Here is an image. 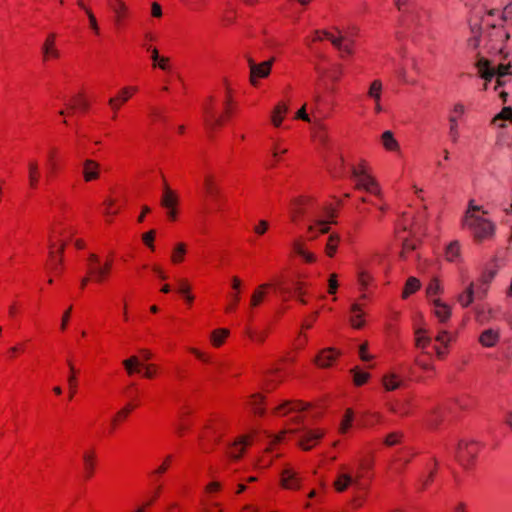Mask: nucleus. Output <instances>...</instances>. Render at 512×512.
<instances>
[{"instance_id": "nucleus-1", "label": "nucleus", "mask_w": 512, "mask_h": 512, "mask_svg": "<svg viewBox=\"0 0 512 512\" xmlns=\"http://www.w3.org/2000/svg\"><path fill=\"white\" fill-rule=\"evenodd\" d=\"M308 403L302 400H286L274 407L271 414L276 417H284L294 414L291 417V424L280 431L270 442L269 447L265 450V454H272L276 451V446L285 441L287 437L298 432V446L304 451L315 448L325 436L326 431L323 428H307L301 427L304 421L303 412L308 408Z\"/></svg>"}, {"instance_id": "nucleus-2", "label": "nucleus", "mask_w": 512, "mask_h": 512, "mask_svg": "<svg viewBox=\"0 0 512 512\" xmlns=\"http://www.w3.org/2000/svg\"><path fill=\"white\" fill-rule=\"evenodd\" d=\"M75 232V228L68 222L56 221L52 224L46 261V270L49 275L59 277L64 272L63 253Z\"/></svg>"}, {"instance_id": "nucleus-3", "label": "nucleus", "mask_w": 512, "mask_h": 512, "mask_svg": "<svg viewBox=\"0 0 512 512\" xmlns=\"http://www.w3.org/2000/svg\"><path fill=\"white\" fill-rule=\"evenodd\" d=\"M237 109L232 90L226 87L221 98H210L204 108L205 127L210 132L220 130L232 117Z\"/></svg>"}, {"instance_id": "nucleus-4", "label": "nucleus", "mask_w": 512, "mask_h": 512, "mask_svg": "<svg viewBox=\"0 0 512 512\" xmlns=\"http://www.w3.org/2000/svg\"><path fill=\"white\" fill-rule=\"evenodd\" d=\"M486 215L483 207L475 205L471 200L462 219V228L467 229L477 243L491 239L495 232L494 224Z\"/></svg>"}, {"instance_id": "nucleus-5", "label": "nucleus", "mask_w": 512, "mask_h": 512, "mask_svg": "<svg viewBox=\"0 0 512 512\" xmlns=\"http://www.w3.org/2000/svg\"><path fill=\"white\" fill-rule=\"evenodd\" d=\"M229 431V423L226 418L219 415H211L203 424L198 435V447L203 453L212 452Z\"/></svg>"}, {"instance_id": "nucleus-6", "label": "nucleus", "mask_w": 512, "mask_h": 512, "mask_svg": "<svg viewBox=\"0 0 512 512\" xmlns=\"http://www.w3.org/2000/svg\"><path fill=\"white\" fill-rule=\"evenodd\" d=\"M351 180L357 190H363L372 195H380L381 189L375 179L372 168L364 159H359L350 167Z\"/></svg>"}, {"instance_id": "nucleus-7", "label": "nucleus", "mask_w": 512, "mask_h": 512, "mask_svg": "<svg viewBox=\"0 0 512 512\" xmlns=\"http://www.w3.org/2000/svg\"><path fill=\"white\" fill-rule=\"evenodd\" d=\"M115 262V253L109 252L103 260L98 254L90 253L86 260V270L92 277L93 283L102 285L112 276Z\"/></svg>"}, {"instance_id": "nucleus-8", "label": "nucleus", "mask_w": 512, "mask_h": 512, "mask_svg": "<svg viewBox=\"0 0 512 512\" xmlns=\"http://www.w3.org/2000/svg\"><path fill=\"white\" fill-rule=\"evenodd\" d=\"M328 40L336 47L341 57H348L354 53V41L350 37L344 36L338 30H315L313 34L305 38V44L311 46L313 43Z\"/></svg>"}, {"instance_id": "nucleus-9", "label": "nucleus", "mask_w": 512, "mask_h": 512, "mask_svg": "<svg viewBox=\"0 0 512 512\" xmlns=\"http://www.w3.org/2000/svg\"><path fill=\"white\" fill-rule=\"evenodd\" d=\"M412 216L409 213H403L396 224V232L399 239L402 240V250L400 257L407 259L418 246L419 240L415 237L418 227L411 223Z\"/></svg>"}, {"instance_id": "nucleus-10", "label": "nucleus", "mask_w": 512, "mask_h": 512, "mask_svg": "<svg viewBox=\"0 0 512 512\" xmlns=\"http://www.w3.org/2000/svg\"><path fill=\"white\" fill-rule=\"evenodd\" d=\"M475 66L479 76L484 79L485 82H490L495 76H497L496 86L494 88L495 90L504 84L502 77L511 74L510 64H500L497 68H494L491 67L490 61L484 57H479ZM484 89H487V83H485Z\"/></svg>"}, {"instance_id": "nucleus-11", "label": "nucleus", "mask_w": 512, "mask_h": 512, "mask_svg": "<svg viewBox=\"0 0 512 512\" xmlns=\"http://www.w3.org/2000/svg\"><path fill=\"white\" fill-rule=\"evenodd\" d=\"M481 448L477 441L461 440L458 443L456 459L462 467L469 469L475 465Z\"/></svg>"}, {"instance_id": "nucleus-12", "label": "nucleus", "mask_w": 512, "mask_h": 512, "mask_svg": "<svg viewBox=\"0 0 512 512\" xmlns=\"http://www.w3.org/2000/svg\"><path fill=\"white\" fill-rule=\"evenodd\" d=\"M315 208V200L308 196L295 198L291 203L290 219L298 224L305 218H309Z\"/></svg>"}, {"instance_id": "nucleus-13", "label": "nucleus", "mask_w": 512, "mask_h": 512, "mask_svg": "<svg viewBox=\"0 0 512 512\" xmlns=\"http://www.w3.org/2000/svg\"><path fill=\"white\" fill-rule=\"evenodd\" d=\"M342 206V201L337 198L333 200L324 208L325 215L329 219L328 221H318L314 225H310L308 228L309 238L313 239L315 236L313 232L317 230L320 234L327 233L329 231V225L334 223V218L337 217L338 211Z\"/></svg>"}, {"instance_id": "nucleus-14", "label": "nucleus", "mask_w": 512, "mask_h": 512, "mask_svg": "<svg viewBox=\"0 0 512 512\" xmlns=\"http://www.w3.org/2000/svg\"><path fill=\"white\" fill-rule=\"evenodd\" d=\"M139 92L138 86L128 85L122 87L116 95L109 98L108 106L112 111V120H116L118 117V112L121 108L130 101L137 93Z\"/></svg>"}, {"instance_id": "nucleus-15", "label": "nucleus", "mask_w": 512, "mask_h": 512, "mask_svg": "<svg viewBox=\"0 0 512 512\" xmlns=\"http://www.w3.org/2000/svg\"><path fill=\"white\" fill-rule=\"evenodd\" d=\"M57 34L50 32L46 35L40 46L41 61L43 64L56 62L61 58V51L57 45Z\"/></svg>"}, {"instance_id": "nucleus-16", "label": "nucleus", "mask_w": 512, "mask_h": 512, "mask_svg": "<svg viewBox=\"0 0 512 512\" xmlns=\"http://www.w3.org/2000/svg\"><path fill=\"white\" fill-rule=\"evenodd\" d=\"M254 436L252 434H243L238 436L226 448V456L232 461H238L243 457L247 449L252 445Z\"/></svg>"}, {"instance_id": "nucleus-17", "label": "nucleus", "mask_w": 512, "mask_h": 512, "mask_svg": "<svg viewBox=\"0 0 512 512\" xmlns=\"http://www.w3.org/2000/svg\"><path fill=\"white\" fill-rule=\"evenodd\" d=\"M274 61L275 59L272 57L261 63H256L253 58H248L249 80L252 86L257 87L260 79L270 75Z\"/></svg>"}, {"instance_id": "nucleus-18", "label": "nucleus", "mask_w": 512, "mask_h": 512, "mask_svg": "<svg viewBox=\"0 0 512 512\" xmlns=\"http://www.w3.org/2000/svg\"><path fill=\"white\" fill-rule=\"evenodd\" d=\"M269 142H270V153H271L269 165L271 167H275L280 162L283 161V156L288 152L289 146H288L286 140L277 134H271L269 136Z\"/></svg>"}, {"instance_id": "nucleus-19", "label": "nucleus", "mask_w": 512, "mask_h": 512, "mask_svg": "<svg viewBox=\"0 0 512 512\" xmlns=\"http://www.w3.org/2000/svg\"><path fill=\"white\" fill-rule=\"evenodd\" d=\"M179 197L176 191L172 190L167 183L164 184L161 196V205L167 209V217L170 221L177 219L178 211L177 206Z\"/></svg>"}, {"instance_id": "nucleus-20", "label": "nucleus", "mask_w": 512, "mask_h": 512, "mask_svg": "<svg viewBox=\"0 0 512 512\" xmlns=\"http://www.w3.org/2000/svg\"><path fill=\"white\" fill-rule=\"evenodd\" d=\"M362 481L358 480L348 466H342L333 482L334 489L337 492H344L348 488L355 489Z\"/></svg>"}, {"instance_id": "nucleus-21", "label": "nucleus", "mask_w": 512, "mask_h": 512, "mask_svg": "<svg viewBox=\"0 0 512 512\" xmlns=\"http://www.w3.org/2000/svg\"><path fill=\"white\" fill-rule=\"evenodd\" d=\"M321 97L318 95L314 98L313 105L311 106V115L307 113V104H304L295 114L294 119L302 120L308 123L312 121L320 122L321 119L328 117L327 114L323 113L320 109Z\"/></svg>"}, {"instance_id": "nucleus-22", "label": "nucleus", "mask_w": 512, "mask_h": 512, "mask_svg": "<svg viewBox=\"0 0 512 512\" xmlns=\"http://www.w3.org/2000/svg\"><path fill=\"white\" fill-rule=\"evenodd\" d=\"M46 177L48 179L56 177L63 168L62 156L60 148L51 146L46 155Z\"/></svg>"}, {"instance_id": "nucleus-23", "label": "nucleus", "mask_w": 512, "mask_h": 512, "mask_svg": "<svg viewBox=\"0 0 512 512\" xmlns=\"http://www.w3.org/2000/svg\"><path fill=\"white\" fill-rule=\"evenodd\" d=\"M98 456L94 448L85 449L82 453V478L85 481L91 480L97 469Z\"/></svg>"}, {"instance_id": "nucleus-24", "label": "nucleus", "mask_w": 512, "mask_h": 512, "mask_svg": "<svg viewBox=\"0 0 512 512\" xmlns=\"http://www.w3.org/2000/svg\"><path fill=\"white\" fill-rule=\"evenodd\" d=\"M302 484V476L290 465H286L280 474V485L287 490H298Z\"/></svg>"}, {"instance_id": "nucleus-25", "label": "nucleus", "mask_w": 512, "mask_h": 512, "mask_svg": "<svg viewBox=\"0 0 512 512\" xmlns=\"http://www.w3.org/2000/svg\"><path fill=\"white\" fill-rule=\"evenodd\" d=\"M109 9L114 14V25L122 28L129 18V8L124 0H106Z\"/></svg>"}, {"instance_id": "nucleus-26", "label": "nucleus", "mask_w": 512, "mask_h": 512, "mask_svg": "<svg viewBox=\"0 0 512 512\" xmlns=\"http://www.w3.org/2000/svg\"><path fill=\"white\" fill-rule=\"evenodd\" d=\"M416 452L411 447H404L399 449L390 464V469L396 473L404 470L412 459L415 457Z\"/></svg>"}, {"instance_id": "nucleus-27", "label": "nucleus", "mask_w": 512, "mask_h": 512, "mask_svg": "<svg viewBox=\"0 0 512 512\" xmlns=\"http://www.w3.org/2000/svg\"><path fill=\"white\" fill-rule=\"evenodd\" d=\"M339 356V350L333 347H328L318 352L314 359V362L315 365L319 368H329L334 365Z\"/></svg>"}, {"instance_id": "nucleus-28", "label": "nucleus", "mask_w": 512, "mask_h": 512, "mask_svg": "<svg viewBox=\"0 0 512 512\" xmlns=\"http://www.w3.org/2000/svg\"><path fill=\"white\" fill-rule=\"evenodd\" d=\"M82 177L86 183L99 180L101 177L100 163L93 159H85L82 163Z\"/></svg>"}, {"instance_id": "nucleus-29", "label": "nucleus", "mask_w": 512, "mask_h": 512, "mask_svg": "<svg viewBox=\"0 0 512 512\" xmlns=\"http://www.w3.org/2000/svg\"><path fill=\"white\" fill-rule=\"evenodd\" d=\"M42 172L37 159H29L27 162L28 186L31 190H37L40 186Z\"/></svg>"}, {"instance_id": "nucleus-30", "label": "nucleus", "mask_w": 512, "mask_h": 512, "mask_svg": "<svg viewBox=\"0 0 512 512\" xmlns=\"http://www.w3.org/2000/svg\"><path fill=\"white\" fill-rule=\"evenodd\" d=\"M358 426L365 429H370L384 423V416L377 411H365L358 417Z\"/></svg>"}, {"instance_id": "nucleus-31", "label": "nucleus", "mask_w": 512, "mask_h": 512, "mask_svg": "<svg viewBox=\"0 0 512 512\" xmlns=\"http://www.w3.org/2000/svg\"><path fill=\"white\" fill-rule=\"evenodd\" d=\"M465 114V106L462 103H456L449 114L450 136L453 141L458 138V123Z\"/></svg>"}, {"instance_id": "nucleus-32", "label": "nucleus", "mask_w": 512, "mask_h": 512, "mask_svg": "<svg viewBox=\"0 0 512 512\" xmlns=\"http://www.w3.org/2000/svg\"><path fill=\"white\" fill-rule=\"evenodd\" d=\"M435 341L439 345H433V350L439 359H444L448 354V345L452 341V334L446 330H441L437 333Z\"/></svg>"}, {"instance_id": "nucleus-33", "label": "nucleus", "mask_w": 512, "mask_h": 512, "mask_svg": "<svg viewBox=\"0 0 512 512\" xmlns=\"http://www.w3.org/2000/svg\"><path fill=\"white\" fill-rule=\"evenodd\" d=\"M350 325L354 329H362L365 326V308L364 304L360 302H354L350 308Z\"/></svg>"}, {"instance_id": "nucleus-34", "label": "nucleus", "mask_w": 512, "mask_h": 512, "mask_svg": "<svg viewBox=\"0 0 512 512\" xmlns=\"http://www.w3.org/2000/svg\"><path fill=\"white\" fill-rule=\"evenodd\" d=\"M146 51L150 53L153 68H159L164 72H170L172 70L170 58L159 55V51L156 47L146 46Z\"/></svg>"}, {"instance_id": "nucleus-35", "label": "nucleus", "mask_w": 512, "mask_h": 512, "mask_svg": "<svg viewBox=\"0 0 512 512\" xmlns=\"http://www.w3.org/2000/svg\"><path fill=\"white\" fill-rule=\"evenodd\" d=\"M316 71L322 79H328L334 83L338 82L343 75L342 67L338 64H331L327 67L322 64H318L316 66Z\"/></svg>"}, {"instance_id": "nucleus-36", "label": "nucleus", "mask_w": 512, "mask_h": 512, "mask_svg": "<svg viewBox=\"0 0 512 512\" xmlns=\"http://www.w3.org/2000/svg\"><path fill=\"white\" fill-rule=\"evenodd\" d=\"M246 407L257 417L265 416V396L261 393H254L250 395L247 398Z\"/></svg>"}, {"instance_id": "nucleus-37", "label": "nucleus", "mask_w": 512, "mask_h": 512, "mask_svg": "<svg viewBox=\"0 0 512 512\" xmlns=\"http://www.w3.org/2000/svg\"><path fill=\"white\" fill-rule=\"evenodd\" d=\"M124 396L127 400L124 407L131 413L141 405L140 390L135 384H130L125 388Z\"/></svg>"}, {"instance_id": "nucleus-38", "label": "nucleus", "mask_w": 512, "mask_h": 512, "mask_svg": "<svg viewBox=\"0 0 512 512\" xmlns=\"http://www.w3.org/2000/svg\"><path fill=\"white\" fill-rule=\"evenodd\" d=\"M292 251L295 255L301 257L305 263L311 264L316 261L315 254L306 248V241L302 237H299L293 241Z\"/></svg>"}, {"instance_id": "nucleus-39", "label": "nucleus", "mask_w": 512, "mask_h": 512, "mask_svg": "<svg viewBox=\"0 0 512 512\" xmlns=\"http://www.w3.org/2000/svg\"><path fill=\"white\" fill-rule=\"evenodd\" d=\"M415 365L426 373V378H433L436 374L432 356L428 351L421 352L415 358Z\"/></svg>"}, {"instance_id": "nucleus-40", "label": "nucleus", "mask_w": 512, "mask_h": 512, "mask_svg": "<svg viewBox=\"0 0 512 512\" xmlns=\"http://www.w3.org/2000/svg\"><path fill=\"white\" fill-rule=\"evenodd\" d=\"M408 64H410L412 71L409 72L406 70V68L403 67L397 71V77L403 84L415 85L418 82L419 70L414 60L406 62V65Z\"/></svg>"}, {"instance_id": "nucleus-41", "label": "nucleus", "mask_w": 512, "mask_h": 512, "mask_svg": "<svg viewBox=\"0 0 512 512\" xmlns=\"http://www.w3.org/2000/svg\"><path fill=\"white\" fill-rule=\"evenodd\" d=\"M433 314L440 323H446L450 320L452 315L451 306L443 302L441 299H435L432 303Z\"/></svg>"}, {"instance_id": "nucleus-42", "label": "nucleus", "mask_w": 512, "mask_h": 512, "mask_svg": "<svg viewBox=\"0 0 512 512\" xmlns=\"http://www.w3.org/2000/svg\"><path fill=\"white\" fill-rule=\"evenodd\" d=\"M368 496V481H362L354 489V496L351 499L350 505L354 510L360 509L366 503Z\"/></svg>"}, {"instance_id": "nucleus-43", "label": "nucleus", "mask_w": 512, "mask_h": 512, "mask_svg": "<svg viewBox=\"0 0 512 512\" xmlns=\"http://www.w3.org/2000/svg\"><path fill=\"white\" fill-rule=\"evenodd\" d=\"M382 91H383V85L381 80L375 79L370 84V87L368 89L367 96L371 98L375 105H374V112L376 114H379L382 112V106H381V98H382Z\"/></svg>"}, {"instance_id": "nucleus-44", "label": "nucleus", "mask_w": 512, "mask_h": 512, "mask_svg": "<svg viewBox=\"0 0 512 512\" xmlns=\"http://www.w3.org/2000/svg\"><path fill=\"white\" fill-rule=\"evenodd\" d=\"M274 284L272 283H263L256 287L253 291L250 299V307L256 308L260 306L270 291H272Z\"/></svg>"}, {"instance_id": "nucleus-45", "label": "nucleus", "mask_w": 512, "mask_h": 512, "mask_svg": "<svg viewBox=\"0 0 512 512\" xmlns=\"http://www.w3.org/2000/svg\"><path fill=\"white\" fill-rule=\"evenodd\" d=\"M241 284L242 283H241L240 278L237 276H233L232 283H231L233 292L229 296V303L227 304V306L225 308L226 313H233L236 311L238 304L240 302V299H241V297H240Z\"/></svg>"}, {"instance_id": "nucleus-46", "label": "nucleus", "mask_w": 512, "mask_h": 512, "mask_svg": "<svg viewBox=\"0 0 512 512\" xmlns=\"http://www.w3.org/2000/svg\"><path fill=\"white\" fill-rule=\"evenodd\" d=\"M283 381V373L279 369L268 371L263 378V389L271 392Z\"/></svg>"}, {"instance_id": "nucleus-47", "label": "nucleus", "mask_w": 512, "mask_h": 512, "mask_svg": "<svg viewBox=\"0 0 512 512\" xmlns=\"http://www.w3.org/2000/svg\"><path fill=\"white\" fill-rule=\"evenodd\" d=\"M478 341L485 348L495 347L500 341V332L498 329H485L480 333Z\"/></svg>"}, {"instance_id": "nucleus-48", "label": "nucleus", "mask_w": 512, "mask_h": 512, "mask_svg": "<svg viewBox=\"0 0 512 512\" xmlns=\"http://www.w3.org/2000/svg\"><path fill=\"white\" fill-rule=\"evenodd\" d=\"M204 191L213 201H218L221 198L219 185L212 174H207L204 178Z\"/></svg>"}, {"instance_id": "nucleus-49", "label": "nucleus", "mask_w": 512, "mask_h": 512, "mask_svg": "<svg viewBox=\"0 0 512 512\" xmlns=\"http://www.w3.org/2000/svg\"><path fill=\"white\" fill-rule=\"evenodd\" d=\"M444 288L437 277H433L427 284L425 289L426 298L429 303H432L435 299H440V296L443 294Z\"/></svg>"}, {"instance_id": "nucleus-50", "label": "nucleus", "mask_w": 512, "mask_h": 512, "mask_svg": "<svg viewBox=\"0 0 512 512\" xmlns=\"http://www.w3.org/2000/svg\"><path fill=\"white\" fill-rule=\"evenodd\" d=\"M131 412L126 409L124 406L118 410L111 418L109 423L108 433L110 435L114 434L115 431L129 418Z\"/></svg>"}, {"instance_id": "nucleus-51", "label": "nucleus", "mask_w": 512, "mask_h": 512, "mask_svg": "<svg viewBox=\"0 0 512 512\" xmlns=\"http://www.w3.org/2000/svg\"><path fill=\"white\" fill-rule=\"evenodd\" d=\"M288 106L285 102H279L271 112V123L275 128L281 127L286 115Z\"/></svg>"}, {"instance_id": "nucleus-52", "label": "nucleus", "mask_w": 512, "mask_h": 512, "mask_svg": "<svg viewBox=\"0 0 512 512\" xmlns=\"http://www.w3.org/2000/svg\"><path fill=\"white\" fill-rule=\"evenodd\" d=\"M120 211V205L118 200L112 197H108L103 202V213L106 217V222L111 223L112 218L116 216Z\"/></svg>"}, {"instance_id": "nucleus-53", "label": "nucleus", "mask_w": 512, "mask_h": 512, "mask_svg": "<svg viewBox=\"0 0 512 512\" xmlns=\"http://www.w3.org/2000/svg\"><path fill=\"white\" fill-rule=\"evenodd\" d=\"M223 489V483L219 480L213 479L205 485L203 499L215 500L217 496L221 494Z\"/></svg>"}, {"instance_id": "nucleus-54", "label": "nucleus", "mask_w": 512, "mask_h": 512, "mask_svg": "<svg viewBox=\"0 0 512 512\" xmlns=\"http://www.w3.org/2000/svg\"><path fill=\"white\" fill-rule=\"evenodd\" d=\"M149 479L153 486V490L148 498L156 503L164 490L163 476H154L153 471H151L149 473Z\"/></svg>"}, {"instance_id": "nucleus-55", "label": "nucleus", "mask_w": 512, "mask_h": 512, "mask_svg": "<svg viewBox=\"0 0 512 512\" xmlns=\"http://www.w3.org/2000/svg\"><path fill=\"white\" fill-rule=\"evenodd\" d=\"M421 288V281L414 276H410L407 278L404 287L402 289L401 298L403 300L408 299L411 295L418 292Z\"/></svg>"}, {"instance_id": "nucleus-56", "label": "nucleus", "mask_w": 512, "mask_h": 512, "mask_svg": "<svg viewBox=\"0 0 512 512\" xmlns=\"http://www.w3.org/2000/svg\"><path fill=\"white\" fill-rule=\"evenodd\" d=\"M403 384V379L395 373H388L382 377V385L386 391L399 389Z\"/></svg>"}, {"instance_id": "nucleus-57", "label": "nucleus", "mask_w": 512, "mask_h": 512, "mask_svg": "<svg viewBox=\"0 0 512 512\" xmlns=\"http://www.w3.org/2000/svg\"><path fill=\"white\" fill-rule=\"evenodd\" d=\"M187 244L184 242L177 243L170 255V261L173 265H179L184 262L186 254H187Z\"/></svg>"}, {"instance_id": "nucleus-58", "label": "nucleus", "mask_w": 512, "mask_h": 512, "mask_svg": "<svg viewBox=\"0 0 512 512\" xmlns=\"http://www.w3.org/2000/svg\"><path fill=\"white\" fill-rule=\"evenodd\" d=\"M245 335L252 342H254L256 344H263L269 335V331L267 329L260 330V329L253 328L251 326H247L245 328Z\"/></svg>"}, {"instance_id": "nucleus-59", "label": "nucleus", "mask_w": 512, "mask_h": 512, "mask_svg": "<svg viewBox=\"0 0 512 512\" xmlns=\"http://www.w3.org/2000/svg\"><path fill=\"white\" fill-rule=\"evenodd\" d=\"M68 366H69L70 374L68 376L67 383H68V389H69V399L71 400L74 398V396L76 395L77 390H78L77 374L79 371L75 368L72 361H68Z\"/></svg>"}, {"instance_id": "nucleus-60", "label": "nucleus", "mask_w": 512, "mask_h": 512, "mask_svg": "<svg viewBox=\"0 0 512 512\" xmlns=\"http://www.w3.org/2000/svg\"><path fill=\"white\" fill-rule=\"evenodd\" d=\"M230 335V331L227 328L214 329L210 334V342L213 347L220 348L227 340Z\"/></svg>"}, {"instance_id": "nucleus-61", "label": "nucleus", "mask_w": 512, "mask_h": 512, "mask_svg": "<svg viewBox=\"0 0 512 512\" xmlns=\"http://www.w3.org/2000/svg\"><path fill=\"white\" fill-rule=\"evenodd\" d=\"M373 461L370 458L361 459L356 470L352 471L355 477L360 481H367V474L371 470Z\"/></svg>"}, {"instance_id": "nucleus-62", "label": "nucleus", "mask_w": 512, "mask_h": 512, "mask_svg": "<svg viewBox=\"0 0 512 512\" xmlns=\"http://www.w3.org/2000/svg\"><path fill=\"white\" fill-rule=\"evenodd\" d=\"M445 258L450 262H457L461 258V245L459 241H451L445 249Z\"/></svg>"}, {"instance_id": "nucleus-63", "label": "nucleus", "mask_w": 512, "mask_h": 512, "mask_svg": "<svg viewBox=\"0 0 512 512\" xmlns=\"http://www.w3.org/2000/svg\"><path fill=\"white\" fill-rule=\"evenodd\" d=\"M431 345V337L428 335V331L425 329H417L415 331V346L422 350L427 351Z\"/></svg>"}, {"instance_id": "nucleus-64", "label": "nucleus", "mask_w": 512, "mask_h": 512, "mask_svg": "<svg viewBox=\"0 0 512 512\" xmlns=\"http://www.w3.org/2000/svg\"><path fill=\"white\" fill-rule=\"evenodd\" d=\"M68 103H69L70 109L75 112L76 111L85 112V111H87V109L89 107L88 101L83 93H78V94L74 95L69 100Z\"/></svg>"}]
</instances>
